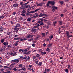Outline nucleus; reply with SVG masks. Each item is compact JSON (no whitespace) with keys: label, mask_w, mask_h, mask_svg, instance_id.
Returning a JSON list of instances; mask_svg holds the SVG:
<instances>
[{"label":"nucleus","mask_w":73,"mask_h":73,"mask_svg":"<svg viewBox=\"0 0 73 73\" xmlns=\"http://www.w3.org/2000/svg\"><path fill=\"white\" fill-rule=\"evenodd\" d=\"M50 4H51L52 5H54V4H55V2H54V1H48L47 2V3L46 4V5L47 6V7H48V6H49V5Z\"/></svg>","instance_id":"obj_1"},{"label":"nucleus","mask_w":73,"mask_h":73,"mask_svg":"<svg viewBox=\"0 0 73 73\" xmlns=\"http://www.w3.org/2000/svg\"><path fill=\"white\" fill-rule=\"evenodd\" d=\"M25 5H26L25 4V3L22 4L21 7H20V9L24 10V9H25Z\"/></svg>","instance_id":"obj_2"},{"label":"nucleus","mask_w":73,"mask_h":73,"mask_svg":"<svg viewBox=\"0 0 73 73\" xmlns=\"http://www.w3.org/2000/svg\"><path fill=\"white\" fill-rule=\"evenodd\" d=\"M12 62H16L17 63H18V62H20V60L18 59H15L11 61Z\"/></svg>","instance_id":"obj_3"},{"label":"nucleus","mask_w":73,"mask_h":73,"mask_svg":"<svg viewBox=\"0 0 73 73\" xmlns=\"http://www.w3.org/2000/svg\"><path fill=\"white\" fill-rule=\"evenodd\" d=\"M34 13V11H32L29 12L28 13H27L26 15L27 16H29V15H31L32 14L30 13Z\"/></svg>","instance_id":"obj_4"},{"label":"nucleus","mask_w":73,"mask_h":73,"mask_svg":"<svg viewBox=\"0 0 73 73\" xmlns=\"http://www.w3.org/2000/svg\"><path fill=\"white\" fill-rule=\"evenodd\" d=\"M52 8L53 9L52 10V11L54 12V11H55V9H57V7H55L54 6H53L52 7Z\"/></svg>","instance_id":"obj_5"},{"label":"nucleus","mask_w":73,"mask_h":73,"mask_svg":"<svg viewBox=\"0 0 73 73\" xmlns=\"http://www.w3.org/2000/svg\"><path fill=\"white\" fill-rule=\"evenodd\" d=\"M14 29L15 32H18L19 30V28L16 27L14 28Z\"/></svg>","instance_id":"obj_6"},{"label":"nucleus","mask_w":73,"mask_h":73,"mask_svg":"<svg viewBox=\"0 0 73 73\" xmlns=\"http://www.w3.org/2000/svg\"><path fill=\"white\" fill-rule=\"evenodd\" d=\"M33 36L32 35H29L27 36V38H32Z\"/></svg>","instance_id":"obj_7"},{"label":"nucleus","mask_w":73,"mask_h":73,"mask_svg":"<svg viewBox=\"0 0 73 73\" xmlns=\"http://www.w3.org/2000/svg\"><path fill=\"white\" fill-rule=\"evenodd\" d=\"M3 44L4 45H5V46H6V45H7L8 44V42L7 41L6 42H4L3 43Z\"/></svg>","instance_id":"obj_8"},{"label":"nucleus","mask_w":73,"mask_h":73,"mask_svg":"<svg viewBox=\"0 0 73 73\" xmlns=\"http://www.w3.org/2000/svg\"><path fill=\"white\" fill-rule=\"evenodd\" d=\"M66 34L67 35L66 36H67V37L69 35V34H70L69 32V31H66Z\"/></svg>","instance_id":"obj_9"},{"label":"nucleus","mask_w":73,"mask_h":73,"mask_svg":"<svg viewBox=\"0 0 73 73\" xmlns=\"http://www.w3.org/2000/svg\"><path fill=\"white\" fill-rule=\"evenodd\" d=\"M37 31H36V29H33V33H35V32H37Z\"/></svg>","instance_id":"obj_10"},{"label":"nucleus","mask_w":73,"mask_h":73,"mask_svg":"<svg viewBox=\"0 0 73 73\" xmlns=\"http://www.w3.org/2000/svg\"><path fill=\"white\" fill-rule=\"evenodd\" d=\"M40 10V8H39V9H37L36 10H35V11H32L34 12V13L35 12H36L37 11H38L39 10Z\"/></svg>","instance_id":"obj_11"},{"label":"nucleus","mask_w":73,"mask_h":73,"mask_svg":"<svg viewBox=\"0 0 73 73\" xmlns=\"http://www.w3.org/2000/svg\"><path fill=\"white\" fill-rule=\"evenodd\" d=\"M15 63H14V62L12 63L11 64V65L10 66V68H12V67H11V66H12V67H13V66H14V65H15Z\"/></svg>","instance_id":"obj_12"},{"label":"nucleus","mask_w":73,"mask_h":73,"mask_svg":"<svg viewBox=\"0 0 73 73\" xmlns=\"http://www.w3.org/2000/svg\"><path fill=\"white\" fill-rule=\"evenodd\" d=\"M18 5H19L17 3H15V4H14L13 6L14 7H17V6H18Z\"/></svg>","instance_id":"obj_13"},{"label":"nucleus","mask_w":73,"mask_h":73,"mask_svg":"<svg viewBox=\"0 0 73 73\" xmlns=\"http://www.w3.org/2000/svg\"><path fill=\"white\" fill-rule=\"evenodd\" d=\"M27 11L25 10H23L21 12V13H26Z\"/></svg>","instance_id":"obj_14"},{"label":"nucleus","mask_w":73,"mask_h":73,"mask_svg":"<svg viewBox=\"0 0 73 73\" xmlns=\"http://www.w3.org/2000/svg\"><path fill=\"white\" fill-rule=\"evenodd\" d=\"M20 40H18L16 41V43H15V46H17L18 45V43H19V42Z\"/></svg>","instance_id":"obj_15"},{"label":"nucleus","mask_w":73,"mask_h":73,"mask_svg":"<svg viewBox=\"0 0 73 73\" xmlns=\"http://www.w3.org/2000/svg\"><path fill=\"white\" fill-rule=\"evenodd\" d=\"M31 7H30L27 9V11L28 12H29L30 11H31Z\"/></svg>","instance_id":"obj_16"},{"label":"nucleus","mask_w":73,"mask_h":73,"mask_svg":"<svg viewBox=\"0 0 73 73\" xmlns=\"http://www.w3.org/2000/svg\"><path fill=\"white\" fill-rule=\"evenodd\" d=\"M20 25L19 23H17L15 27L19 28V27H20Z\"/></svg>","instance_id":"obj_17"},{"label":"nucleus","mask_w":73,"mask_h":73,"mask_svg":"<svg viewBox=\"0 0 73 73\" xmlns=\"http://www.w3.org/2000/svg\"><path fill=\"white\" fill-rule=\"evenodd\" d=\"M42 64V62H39L37 63V65L39 66H41Z\"/></svg>","instance_id":"obj_18"},{"label":"nucleus","mask_w":73,"mask_h":73,"mask_svg":"<svg viewBox=\"0 0 73 73\" xmlns=\"http://www.w3.org/2000/svg\"><path fill=\"white\" fill-rule=\"evenodd\" d=\"M42 3H40V4L37 5V6L38 7V6H40V7H42Z\"/></svg>","instance_id":"obj_19"},{"label":"nucleus","mask_w":73,"mask_h":73,"mask_svg":"<svg viewBox=\"0 0 73 73\" xmlns=\"http://www.w3.org/2000/svg\"><path fill=\"white\" fill-rule=\"evenodd\" d=\"M44 16V13L42 14V13H40V15H39V17H42V16Z\"/></svg>","instance_id":"obj_20"},{"label":"nucleus","mask_w":73,"mask_h":73,"mask_svg":"<svg viewBox=\"0 0 73 73\" xmlns=\"http://www.w3.org/2000/svg\"><path fill=\"white\" fill-rule=\"evenodd\" d=\"M30 6H31V5H26V6L25 7V9L28 8H29V7H30Z\"/></svg>","instance_id":"obj_21"},{"label":"nucleus","mask_w":73,"mask_h":73,"mask_svg":"<svg viewBox=\"0 0 73 73\" xmlns=\"http://www.w3.org/2000/svg\"><path fill=\"white\" fill-rule=\"evenodd\" d=\"M37 37H36L35 38V40H38V38H40V36L39 35H38Z\"/></svg>","instance_id":"obj_22"},{"label":"nucleus","mask_w":73,"mask_h":73,"mask_svg":"<svg viewBox=\"0 0 73 73\" xmlns=\"http://www.w3.org/2000/svg\"><path fill=\"white\" fill-rule=\"evenodd\" d=\"M4 41V38L2 39L1 40V43H3Z\"/></svg>","instance_id":"obj_23"},{"label":"nucleus","mask_w":73,"mask_h":73,"mask_svg":"<svg viewBox=\"0 0 73 73\" xmlns=\"http://www.w3.org/2000/svg\"><path fill=\"white\" fill-rule=\"evenodd\" d=\"M46 51H48V52H50V49H49V48H47L46 49Z\"/></svg>","instance_id":"obj_24"},{"label":"nucleus","mask_w":73,"mask_h":73,"mask_svg":"<svg viewBox=\"0 0 73 73\" xmlns=\"http://www.w3.org/2000/svg\"><path fill=\"white\" fill-rule=\"evenodd\" d=\"M59 22L60 23V25H62V22L61 21H59Z\"/></svg>","instance_id":"obj_25"},{"label":"nucleus","mask_w":73,"mask_h":73,"mask_svg":"<svg viewBox=\"0 0 73 73\" xmlns=\"http://www.w3.org/2000/svg\"><path fill=\"white\" fill-rule=\"evenodd\" d=\"M4 50L2 48H0V52H3Z\"/></svg>","instance_id":"obj_26"},{"label":"nucleus","mask_w":73,"mask_h":73,"mask_svg":"<svg viewBox=\"0 0 73 73\" xmlns=\"http://www.w3.org/2000/svg\"><path fill=\"white\" fill-rule=\"evenodd\" d=\"M70 37H73V35H69L68 36H67V38H69Z\"/></svg>","instance_id":"obj_27"},{"label":"nucleus","mask_w":73,"mask_h":73,"mask_svg":"<svg viewBox=\"0 0 73 73\" xmlns=\"http://www.w3.org/2000/svg\"><path fill=\"white\" fill-rule=\"evenodd\" d=\"M8 69H7V70H12V68H11L10 67H7Z\"/></svg>","instance_id":"obj_28"},{"label":"nucleus","mask_w":73,"mask_h":73,"mask_svg":"<svg viewBox=\"0 0 73 73\" xmlns=\"http://www.w3.org/2000/svg\"><path fill=\"white\" fill-rule=\"evenodd\" d=\"M21 69L22 70H26V68L25 67H23Z\"/></svg>","instance_id":"obj_29"},{"label":"nucleus","mask_w":73,"mask_h":73,"mask_svg":"<svg viewBox=\"0 0 73 73\" xmlns=\"http://www.w3.org/2000/svg\"><path fill=\"white\" fill-rule=\"evenodd\" d=\"M4 17V16H1L0 17V20H1V19H3V18Z\"/></svg>","instance_id":"obj_30"},{"label":"nucleus","mask_w":73,"mask_h":73,"mask_svg":"<svg viewBox=\"0 0 73 73\" xmlns=\"http://www.w3.org/2000/svg\"><path fill=\"white\" fill-rule=\"evenodd\" d=\"M3 31V28L2 27L0 28V32H2Z\"/></svg>","instance_id":"obj_31"},{"label":"nucleus","mask_w":73,"mask_h":73,"mask_svg":"<svg viewBox=\"0 0 73 73\" xmlns=\"http://www.w3.org/2000/svg\"><path fill=\"white\" fill-rule=\"evenodd\" d=\"M19 66L20 68H21V67H22V66H23V64H19Z\"/></svg>","instance_id":"obj_32"},{"label":"nucleus","mask_w":73,"mask_h":73,"mask_svg":"<svg viewBox=\"0 0 73 73\" xmlns=\"http://www.w3.org/2000/svg\"><path fill=\"white\" fill-rule=\"evenodd\" d=\"M65 72H66V73H68L69 72V70L68 69H66L65 70Z\"/></svg>","instance_id":"obj_33"},{"label":"nucleus","mask_w":73,"mask_h":73,"mask_svg":"<svg viewBox=\"0 0 73 73\" xmlns=\"http://www.w3.org/2000/svg\"><path fill=\"white\" fill-rule=\"evenodd\" d=\"M53 38V35H51L49 37V38L50 39H52V38Z\"/></svg>","instance_id":"obj_34"},{"label":"nucleus","mask_w":73,"mask_h":73,"mask_svg":"<svg viewBox=\"0 0 73 73\" xmlns=\"http://www.w3.org/2000/svg\"><path fill=\"white\" fill-rule=\"evenodd\" d=\"M21 14V16H25V14L23 13H22Z\"/></svg>","instance_id":"obj_35"},{"label":"nucleus","mask_w":73,"mask_h":73,"mask_svg":"<svg viewBox=\"0 0 73 73\" xmlns=\"http://www.w3.org/2000/svg\"><path fill=\"white\" fill-rule=\"evenodd\" d=\"M31 18H28L27 19V21H31Z\"/></svg>","instance_id":"obj_36"},{"label":"nucleus","mask_w":73,"mask_h":73,"mask_svg":"<svg viewBox=\"0 0 73 73\" xmlns=\"http://www.w3.org/2000/svg\"><path fill=\"white\" fill-rule=\"evenodd\" d=\"M42 35L44 37L45 36V33H42Z\"/></svg>","instance_id":"obj_37"},{"label":"nucleus","mask_w":73,"mask_h":73,"mask_svg":"<svg viewBox=\"0 0 73 73\" xmlns=\"http://www.w3.org/2000/svg\"><path fill=\"white\" fill-rule=\"evenodd\" d=\"M41 23H40V25H44V23L42 22H41Z\"/></svg>","instance_id":"obj_38"},{"label":"nucleus","mask_w":73,"mask_h":73,"mask_svg":"<svg viewBox=\"0 0 73 73\" xmlns=\"http://www.w3.org/2000/svg\"><path fill=\"white\" fill-rule=\"evenodd\" d=\"M52 44L49 43L48 44V46L49 47H51V46H52Z\"/></svg>","instance_id":"obj_39"},{"label":"nucleus","mask_w":73,"mask_h":73,"mask_svg":"<svg viewBox=\"0 0 73 73\" xmlns=\"http://www.w3.org/2000/svg\"><path fill=\"white\" fill-rule=\"evenodd\" d=\"M30 7L31 8V9L32 8V9H34V8H35V6H33Z\"/></svg>","instance_id":"obj_40"},{"label":"nucleus","mask_w":73,"mask_h":73,"mask_svg":"<svg viewBox=\"0 0 73 73\" xmlns=\"http://www.w3.org/2000/svg\"><path fill=\"white\" fill-rule=\"evenodd\" d=\"M11 32H9L7 33V35H11Z\"/></svg>","instance_id":"obj_41"},{"label":"nucleus","mask_w":73,"mask_h":73,"mask_svg":"<svg viewBox=\"0 0 73 73\" xmlns=\"http://www.w3.org/2000/svg\"><path fill=\"white\" fill-rule=\"evenodd\" d=\"M36 57H40V54H38L36 55Z\"/></svg>","instance_id":"obj_42"},{"label":"nucleus","mask_w":73,"mask_h":73,"mask_svg":"<svg viewBox=\"0 0 73 73\" xmlns=\"http://www.w3.org/2000/svg\"><path fill=\"white\" fill-rule=\"evenodd\" d=\"M30 58H31V57H29L26 60L28 61V60H29Z\"/></svg>","instance_id":"obj_43"},{"label":"nucleus","mask_w":73,"mask_h":73,"mask_svg":"<svg viewBox=\"0 0 73 73\" xmlns=\"http://www.w3.org/2000/svg\"><path fill=\"white\" fill-rule=\"evenodd\" d=\"M14 40H18V38H14Z\"/></svg>","instance_id":"obj_44"},{"label":"nucleus","mask_w":73,"mask_h":73,"mask_svg":"<svg viewBox=\"0 0 73 73\" xmlns=\"http://www.w3.org/2000/svg\"><path fill=\"white\" fill-rule=\"evenodd\" d=\"M56 23H57V22L55 21L54 22V26H55V25L56 24Z\"/></svg>","instance_id":"obj_45"},{"label":"nucleus","mask_w":73,"mask_h":73,"mask_svg":"<svg viewBox=\"0 0 73 73\" xmlns=\"http://www.w3.org/2000/svg\"><path fill=\"white\" fill-rule=\"evenodd\" d=\"M33 46V47H35V46H36V45H35V44L34 43H33L32 44V45Z\"/></svg>","instance_id":"obj_46"},{"label":"nucleus","mask_w":73,"mask_h":73,"mask_svg":"<svg viewBox=\"0 0 73 73\" xmlns=\"http://www.w3.org/2000/svg\"><path fill=\"white\" fill-rule=\"evenodd\" d=\"M60 3L62 5V4H64V2H63V1H61V2H60Z\"/></svg>","instance_id":"obj_47"},{"label":"nucleus","mask_w":73,"mask_h":73,"mask_svg":"<svg viewBox=\"0 0 73 73\" xmlns=\"http://www.w3.org/2000/svg\"><path fill=\"white\" fill-rule=\"evenodd\" d=\"M7 46L8 47H11L10 48H12V46H10V45H8V44L7 45Z\"/></svg>","instance_id":"obj_48"},{"label":"nucleus","mask_w":73,"mask_h":73,"mask_svg":"<svg viewBox=\"0 0 73 73\" xmlns=\"http://www.w3.org/2000/svg\"><path fill=\"white\" fill-rule=\"evenodd\" d=\"M22 38H21V37H18V40H20V39H21Z\"/></svg>","instance_id":"obj_49"},{"label":"nucleus","mask_w":73,"mask_h":73,"mask_svg":"<svg viewBox=\"0 0 73 73\" xmlns=\"http://www.w3.org/2000/svg\"><path fill=\"white\" fill-rule=\"evenodd\" d=\"M20 58H21V59H22V60L24 59V57H23V56H20Z\"/></svg>","instance_id":"obj_50"},{"label":"nucleus","mask_w":73,"mask_h":73,"mask_svg":"<svg viewBox=\"0 0 73 73\" xmlns=\"http://www.w3.org/2000/svg\"><path fill=\"white\" fill-rule=\"evenodd\" d=\"M35 14H36V17H38V16H39V15H38V14H37V13H35Z\"/></svg>","instance_id":"obj_51"},{"label":"nucleus","mask_w":73,"mask_h":73,"mask_svg":"<svg viewBox=\"0 0 73 73\" xmlns=\"http://www.w3.org/2000/svg\"><path fill=\"white\" fill-rule=\"evenodd\" d=\"M28 38L26 37V38H23V40H27V38Z\"/></svg>","instance_id":"obj_52"},{"label":"nucleus","mask_w":73,"mask_h":73,"mask_svg":"<svg viewBox=\"0 0 73 73\" xmlns=\"http://www.w3.org/2000/svg\"><path fill=\"white\" fill-rule=\"evenodd\" d=\"M27 56H25L23 57V59H26V58H27Z\"/></svg>","instance_id":"obj_53"},{"label":"nucleus","mask_w":73,"mask_h":73,"mask_svg":"<svg viewBox=\"0 0 73 73\" xmlns=\"http://www.w3.org/2000/svg\"><path fill=\"white\" fill-rule=\"evenodd\" d=\"M30 2V1H28L26 3H25V5H27V4H28V3H29Z\"/></svg>","instance_id":"obj_54"},{"label":"nucleus","mask_w":73,"mask_h":73,"mask_svg":"<svg viewBox=\"0 0 73 73\" xmlns=\"http://www.w3.org/2000/svg\"><path fill=\"white\" fill-rule=\"evenodd\" d=\"M44 16H45L46 17H47L48 16V15H47V14H45V13H44Z\"/></svg>","instance_id":"obj_55"},{"label":"nucleus","mask_w":73,"mask_h":73,"mask_svg":"<svg viewBox=\"0 0 73 73\" xmlns=\"http://www.w3.org/2000/svg\"><path fill=\"white\" fill-rule=\"evenodd\" d=\"M38 61L37 60V61H36L35 62V63H36V64H37V63H38Z\"/></svg>","instance_id":"obj_56"},{"label":"nucleus","mask_w":73,"mask_h":73,"mask_svg":"<svg viewBox=\"0 0 73 73\" xmlns=\"http://www.w3.org/2000/svg\"><path fill=\"white\" fill-rule=\"evenodd\" d=\"M13 70H14V71H16L17 70V68H14L13 69Z\"/></svg>","instance_id":"obj_57"},{"label":"nucleus","mask_w":73,"mask_h":73,"mask_svg":"<svg viewBox=\"0 0 73 73\" xmlns=\"http://www.w3.org/2000/svg\"><path fill=\"white\" fill-rule=\"evenodd\" d=\"M11 55H12V56H14V53H12L10 54Z\"/></svg>","instance_id":"obj_58"},{"label":"nucleus","mask_w":73,"mask_h":73,"mask_svg":"<svg viewBox=\"0 0 73 73\" xmlns=\"http://www.w3.org/2000/svg\"><path fill=\"white\" fill-rule=\"evenodd\" d=\"M31 70H32L33 72H35V70H33V68L31 69Z\"/></svg>","instance_id":"obj_59"},{"label":"nucleus","mask_w":73,"mask_h":73,"mask_svg":"<svg viewBox=\"0 0 73 73\" xmlns=\"http://www.w3.org/2000/svg\"><path fill=\"white\" fill-rule=\"evenodd\" d=\"M61 28H63V29H64V28H65V27L62 26L61 27Z\"/></svg>","instance_id":"obj_60"},{"label":"nucleus","mask_w":73,"mask_h":73,"mask_svg":"<svg viewBox=\"0 0 73 73\" xmlns=\"http://www.w3.org/2000/svg\"><path fill=\"white\" fill-rule=\"evenodd\" d=\"M22 50H23V49H21L20 50H19V52H21Z\"/></svg>","instance_id":"obj_61"},{"label":"nucleus","mask_w":73,"mask_h":73,"mask_svg":"<svg viewBox=\"0 0 73 73\" xmlns=\"http://www.w3.org/2000/svg\"><path fill=\"white\" fill-rule=\"evenodd\" d=\"M47 23L48 25H50V22H48Z\"/></svg>","instance_id":"obj_62"},{"label":"nucleus","mask_w":73,"mask_h":73,"mask_svg":"<svg viewBox=\"0 0 73 73\" xmlns=\"http://www.w3.org/2000/svg\"><path fill=\"white\" fill-rule=\"evenodd\" d=\"M70 65H69L68 66V69H70Z\"/></svg>","instance_id":"obj_63"},{"label":"nucleus","mask_w":73,"mask_h":73,"mask_svg":"<svg viewBox=\"0 0 73 73\" xmlns=\"http://www.w3.org/2000/svg\"><path fill=\"white\" fill-rule=\"evenodd\" d=\"M11 23L12 24H13V21H11Z\"/></svg>","instance_id":"obj_64"}]
</instances>
